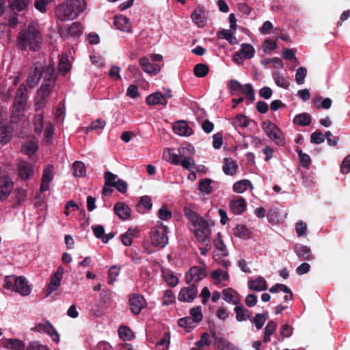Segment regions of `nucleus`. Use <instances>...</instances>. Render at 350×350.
I'll use <instances>...</instances> for the list:
<instances>
[{"mask_svg":"<svg viewBox=\"0 0 350 350\" xmlns=\"http://www.w3.org/2000/svg\"><path fill=\"white\" fill-rule=\"evenodd\" d=\"M42 42V36L38 26L31 23L18 33L16 46L21 51H25L29 46L30 50L36 51L40 48Z\"/></svg>","mask_w":350,"mask_h":350,"instance_id":"f257e3e1","label":"nucleus"},{"mask_svg":"<svg viewBox=\"0 0 350 350\" xmlns=\"http://www.w3.org/2000/svg\"><path fill=\"white\" fill-rule=\"evenodd\" d=\"M85 9L84 0H67L55 9V14L62 21L74 20Z\"/></svg>","mask_w":350,"mask_h":350,"instance_id":"f03ea898","label":"nucleus"},{"mask_svg":"<svg viewBox=\"0 0 350 350\" xmlns=\"http://www.w3.org/2000/svg\"><path fill=\"white\" fill-rule=\"evenodd\" d=\"M42 77L44 81L39 89V92L43 100L48 97L51 93V88L57 78V74L55 72V64L51 62L48 66L42 65Z\"/></svg>","mask_w":350,"mask_h":350,"instance_id":"7ed1b4c3","label":"nucleus"},{"mask_svg":"<svg viewBox=\"0 0 350 350\" xmlns=\"http://www.w3.org/2000/svg\"><path fill=\"white\" fill-rule=\"evenodd\" d=\"M3 287L19 293L22 296H27L31 293V288L28 282L23 276H7L5 279Z\"/></svg>","mask_w":350,"mask_h":350,"instance_id":"20e7f679","label":"nucleus"},{"mask_svg":"<svg viewBox=\"0 0 350 350\" xmlns=\"http://www.w3.org/2000/svg\"><path fill=\"white\" fill-rule=\"evenodd\" d=\"M27 88L25 85L21 84L18 87L14 98L13 104L12 113L11 116V122H16L20 117L23 116V111L27 100Z\"/></svg>","mask_w":350,"mask_h":350,"instance_id":"39448f33","label":"nucleus"},{"mask_svg":"<svg viewBox=\"0 0 350 350\" xmlns=\"http://www.w3.org/2000/svg\"><path fill=\"white\" fill-rule=\"evenodd\" d=\"M167 227L160 223L151 228L150 237L153 245L164 247L168 243Z\"/></svg>","mask_w":350,"mask_h":350,"instance_id":"423d86ee","label":"nucleus"},{"mask_svg":"<svg viewBox=\"0 0 350 350\" xmlns=\"http://www.w3.org/2000/svg\"><path fill=\"white\" fill-rule=\"evenodd\" d=\"M229 88L233 91V94L238 93L245 94L252 103L255 100V94L252 85L250 83H247L245 85H241L236 80H230L228 83Z\"/></svg>","mask_w":350,"mask_h":350,"instance_id":"0eeeda50","label":"nucleus"},{"mask_svg":"<svg viewBox=\"0 0 350 350\" xmlns=\"http://www.w3.org/2000/svg\"><path fill=\"white\" fill-rule=\"evenodd\" d=\"M193 225L196 228L194 233L198 241L205 242L211 232L207 221L200 216Z\"/></svg>","mask_w":350,"mask_h":350,"instance_id":"6e6552de","label":"nucleus"},{"mask_svg":"<svg viewBox=\"0 0 350 350\" xmlns=\"http://www.w3.org/2000/svg\"><path fill=\"white\" fill-rule=\"evenodd\" d=\"M262 129L269 138L275 141L278 145L284 144L282 132L275 124L270 121L264 122L262 123Z\"/></svg>","mask_w":350,"mask_h":350,"instance_id":"1a4fd4ad","label":"nucleus"},{"mask_svg":"<svg viewBox=\"0 0 350 350\" xmlns=\"http://www.w3.org/2000/svg\"><path fill=\"white\" fill-rule=\"evenodd\" d=\"M207 276V271L206 267H191L189 271L185 274L186 282L187 284H196Z\"/></svg>","mask_w":350,"mask_h":350,"instance_id":"9d476101","label":"nucleus"},{"mask_svg":"<svg viewBox=\"0 0 350 350\" xmlns=\"http://www.w3.org/2000/svg\"><path fill=\"white\" fill-rule=\"evenodd\" d=\"M210 332L215 350H239L238 347L232 344L226 338L218 336L215 329H211Z\"/></svg>","mask_w":350,"mask_h":350,"instance_id":"9b49d317","label":"nucleus"},{"mask_svg":"<svg viewBox=\"0 0 350 350\" xmlns=\"http://www.w3.org/2000/svg\"><path fill=\"white\" fill-rule=\"evenodd\" d=\"M189 286L183 287L180 289L178 299L183 302H192L198 295V289L196 284H189Z\"/></svg>","mask_w":350,"mask_h":350,"instance_id":"f8f14e48","label":"nucleus"},{"mask_svg":"<svg viewBox=\"0 0 350 350\" xmlns=\"http://www.w3.org/2000/svg\"><path fill=\"white\" fill-rule=\"evenodd\" d=\"M42 64L38 62L33 64L27 77V83L29 88H34L42 78Z\"/></svg>","mask_w":350,"mask_h":350,"instance_id":"ddd939ff","label":"nucleus"},{"mask_svg":"<svg viewBox=\"0 0 350 350\" xmlns=\"http://www.w3.org/2000/svg\"><path fill=\"white\" fill-rule=\"evenodd\" d=\"M146 305L144 297L139 294H132L129 297V306L131 312L137 315L140 313L142 308Z\"/></svg>","mask_w":350,"mask_h":350,"instance_id":"4468645a","label":"nucleus"},{"mask_svg":"<svg viewBox=\"0 0 350 350\" xmlns=\"http://www.w3.org/2000/svg\"><path fill=\"white\" fill-rule=\"evenodd\" d=\"M18 175L23 180L31 179L34 176V170L33 165L25 161H21L17 166Z\"/></svg>","mask_w":350,"mask_h":350,"instance_id":"2eb2a0df","label":"nucleus"},{"mask_svg":"<svg viewBox=\"0 0 350 350\" xmlns=\"http://www.w3.org/2000/svg\"><path fill=\"white\" fill-rule=\"evenodd\" d=\"M293 250L300 260L312 261L314 259L311 249L307 245L297 243Z\"/></svg>","mask_w":350,"mask_h":350,"instance_id":"dca6fc26","label":"nucleus"},{"mask_svg":"<svg viewBox=\"0 0 350 350\" xmlns=\"http://www.w3.org/2000/svg\"><path fill=\"white\" fill-rule=\"evenodd\" d=\"M27 191L22 187H17L12 193L10 200L13 202L12 207L17 208L27 200Z\"/></svg>","mask_w":350,"mask_h":350,"instance_id":"f3484780","label":"nucleus"},{"mask_svg":"<svg viewBox=\"0 0 350 350\" xmlns=\"http://www.w3.org/2000/svg\"><path fill=\"white\" fill-rule=\"evenodd\" d=\"M14 183L8 176L3 175L0 178V200H5L10 194Z\"/></svg>","mask_w":350,"mask_h":350,"instance_id":"a211bd4d","label":"nucleus"},{"mask_svg":"<svg viewBox=\"0 0 350 350\" xmlns=\"http://www.w3.org/2000/svg\"><path fill=\"white\" fill-rule=\"evenodd\" d=\"M64 272V269L62 267L60 266L57 269V271L53 275L51 282L46 288V293L47 295L57 290L58 286L60 285Z\"/></svg>","mask_w":350,"mask_h":350,"instance_id":"6ab92c4d","label":"nucleus"},{"mask_svg":"<svg viewBox=\"0 0 350 350\" xmlns=\"http://www.w3.org/2000/svg\"><path fill=\"white\" fill-rule=\"evenodd\" d=\"M113 211L122 220H126L131 217V211L124 202H117L114 205Z\"/></svg>","mask_w":350,"mask_h":350,"instance_id":"aec40b11","label":"nucleus"},{"mask_svg":"<svg viewBox=\"0 0 350 350\" xmlns=\"http://www.w3.org/2000/svg\"><path fill=\"white\" fill-rule=\"evenodd\" d=\"M139 65L145 72L156 75L157 74L161 68L158 64H152L146 57H143L139 59Z\"/></svg>","mask_w":350,"mask_h":350,"instance_id":"412c9836","label":"nucleus"},{"mask_svg":"<svg viewBox=\"0 0 350 350\" xmlns=\"http://www.w3.org/2000/svg\"><path fill=\"white\" fill-rule=\"evenodd\" d=\"M146 101L148 105H167V100L165 99V97L159 92L148 95L146 98Z\"/></svg>","mask_w":350,"mask_h":350,"instance_id":"4be33fe9","label":"nucleus"},{"mask_svg":"<svg viewBox=\"0 0 350 350\" xmlns=\"http://www.w3.org/2000/svg\"><path fill=\"white\" fill-rule=\"evenodd\" d=\"M237 321H244L247 319L251 320L252 312L245 308L243 305L238 304L234 308Z\"/></svg>","mask_w":350,"mask_h":350,"instance_id":"5701e85b","label":"nucleus"},{"mask_svg":"<svg viewBox=\"0 0 350 350\" xmlns=\"http://www.w3.org/2000/svg\"><path fill=\"white\" fill-rule=\"evenodd\" d=\"M246 201L240 197L237 200H234L230 202V208L234 214L240 215L246 209Z\"/></svg>","mask_w":350,"mask_h":350,"instance_id":"b1692460","label":"nucleus"},{"mask_svg":"<svg viewBox=\"0 0 350 350\" xmlns=\"http://www.w3.org/2000/svg\"><path fill=\"white\" fill-rule=\"evenodd\" d=\"M173 131L181 136H189L191 134V129L184 120L176 122L173 126Z\"/></svg>","mask_w":350,"mask_h":350,"instance_id":"393cba45","label":"nucleus"},{"mask_svg":"<svg viewBox=\"0 0 350 350\" xmlns=\"http://www.w3.org/2000/svg\"><path fill=\"white\" fill-rule=\"evenodd\" d=\"M113 25L115 27L121 31L129 32L131 31V24L129 19L123 16H115Z\"/></svg>","mask_w":350,"mask_h":350,"instance_id":"a878e982","label":"nucleus"},{"mask_svg":"<svg viewBox=\"0 0 350 350\" xmlns=\"http://www.w3.org/2000/svg\"><path fill=\"white\" fill-rule=\"evenodd\" d=\"M248 288L253 291H262L267 288L265 279L261 276L248 282Z\"/></svg>","mask_w":350,"mask_h":350,"instance_id":"bb28decb","label":"nucleus"},{"mask_svg":"<svg viewBox=\"0 0 350 350\" xmlns=\"http://www.w3.org/2000/svg\"><path fill=\"white\" fill-rule=\"evenodd\" d=\"M12 131L11 126L0 123V144L3 145L10 142Z\"/></svg>","mask_w":350,"mask_h":350,"instance_id":"cd10ccee","label":"nucleus"},{"mask_svg":"<svg viewBox=\"0 0 350 350\" xmlns=\"http://www.w3.org/2000/svg\"><path fill=\"white\" fill-rule=\"evenodd\" d=\"M223 299L227 302H232L233 304L238 305L239 299L238 293L232 288H227L223 290Z\"/></svg>","mask_w":350,"mask_h":350,"instance_id":"c85d7f7f","label":"nucleus"},{"mask_svg":"<svg viewBox=\"0 0 350 350\" xmlns=\"http://www.w3.org/2000/svg\"><path fill=\"white\" fill-rule=\"evenodd\" d=\"M238 168L235 161L231 158H225L224 160L223 171L226 175H234Z\"/></svg>","mask_w":350,"mask_h":350,"instance_id":"c756f323","label":"nucleus"},{"mask_svg":"<svg viewBox=\"0 0 350 350\" xmlns=\"http://www.w3.org/2000/svg\"><path fill=\"white\" fill-rule=\"evenodd\" d=\"M181 157L182 155L174 152V149L173 148H167L163 152L164 159L173 165H180V158Z\"/></svg>","mask_w":350,"mask_h":350,"instance_id":"7c9ffc66","label":"nucleus"},{"mask_svg":"<svg viewBox=\"0 0 350 350\" xmlns=\"http://www.w3.org/2000/svg\"><path fill=\"white\" fill-rule=\"evenodd\" d=\"M4 347L12 350H26L24 342L16 338L5 340Z\"/></svg>","mask_w":350,"mask_h":350,"instance_id":"2f4dec72","label":"nucleus"},{"mask_svg":"<svg viewBox=\"0 0 350 350\" xmlns=\"http://www.w3.org/2000/svg\"><path fill=\"white\" fill-rule=\"evenodd\" d=\"M152 204L151 198L148 196L141 197L140 200L136 205L137 211L139 213H143L146 211L150 210L152 208Z\"/></svg>","mask_w":350,"mask_h":350,"instance_id":"473e14b6","label":"nucleus"},{"mask_svg":"<svg viewBox=\"0 0 350 350\" xmlns=\"http://www.w3.org/2000/svg\"><path fill=\"white\" fill-rule=\"evenodd\" d=\"M312 117L308 113H302L296 115L293 119L295 124L300 125L302 126H308L311 124Z\"/></svg>","mask_w":350,"mask_h":350,"instance_id":"72a5a7b5","label":"nucleus"},{"mask_svg":"<svg viewBox=\"0 0 350 350\" xmlns=\"http://www.w3.org/2000/svg\"><path fill=\"white\" fill-rule=\"evenodd\" d=\"M21 149L25 154L31 156L37 152L38 146L36 142L30 140L26 142L22 146Z\"/></svg>","mask_w":350,"mask_h":350,"instance_id":"f704fd0d","label":"nucleus"},{"mask_svg":"<svg viewBox=\"0 0 350 350\" xmlns=\"http://www.w3.org/2000/svg\"><path fill=\"white\" fill-rule=\"evenodd\" d=\"M233 233L237 237L245 239L249 237L250 232L246 226L240 224L234 228Z\"/></svg>","mask_w":350,"mask_h":350,"instance_id":"c9c22d12","label":"nucleus"},{"mask_svg":"<svg viewBox=\"0 0 350 350\" xmlns=\"http://www.w3.org/2000/svg\"><path fill=\"white\" fill-rule=\"evenodd\" d=\"M43 119L44 116L42 112L36 114L33 117V122L34 131L38 134H40L42 133L43 129Z\"/></svg>","mask_w":350,"mask_h":350,"instance_id":"e433bc0d","label":"nucleus"},{"mask_svg":"<svg viewBox=\"0 0 350 350\" xmlns=\"http://www.w3.org/2000/svg\"><path fill=\"white\" fill-rule=\"evenodd\" d=\"M73 175L75 177H83L85 175V167L83 162L75 161L72 165Z\"/></svg>","mask_w":350,"mask_h":350,"instance_id":"4c0bfd02","label":"nucleus"},{"mask_svg":"<svg viewBox=\"0 0 350 350\" xmlns=\"http://www.w3.org/2000/svg\"><path fill=\"white\" fill-rule=\"evenodd\" d=\"M209 68L204 64H197L193 68L194 75L197 77L202 78L207 75Z\"/></svg>","mask_w":350,"mask_h":350,"instance_id":"58836bf2","label":"nucleus"},{"mask_svg":"<svg viewBox=\"0 0 350 350\" xmlns=\"http://www.w3.org/2000/svg\"><path fill=\"white\" fill-rule=\"evenodd\" d=\"M239 51L243 54L245 59H251L255 53L254 48L250 44H242Z\"/></svg>","mask_w":350,"mask_h":350,"instance_id":"ea45409f","label":"nucleus"},{"mask_svg":"<svg viewBox=\"0 0 350 350\" xmlns=\"http://www.w3.org/2000/svg\"><path fill=\"white\" fill-rule=\"evenodd\" d=\"M249 186H252L248 180H241L236 182L233 185V191L236 193H243Z\"/></svg>","mask_w":350,"mask_h":350,"instance_id":"a19ab883","label":"nucleus"},{"mask_svg":"<svg viewBox=\"0 0 350 350\" xmlns=\"http://www.w3.org/2000/svg\"><path fill=\"white\" fill-rule=\"evenodd\" d=\"M212 180L208 178L201 179L199 181V190L200 192L210 194L213 191V188L211 185Z\"/></svg>","mask_w":350,"mask_h":350,"instance_id":"79ce46f5","label":"nucleus"},{"mask_svg":"<svg viewBox=\"0 0 350 350\" xmlns=\"http://www.w3.org/2000/svg\"><path fill=\"white\" fill-rule=\"evenodd\" d=\"M217 237V239L214 241V245L221 252L222 256H227L228 255V252L226 246L221 239V234L218 232Z\"/></svg>","mask_w":350,"mask_h":350,"instance_id":"37998d69","label":"nucleus"},{"mask_svg":"<svg viewBox=\"0 0 350 350\" xmlns=\"http://www.w3.org/2000/svg\"><path fill=\"white\" fill-rule=\"evenodd\" d=\"M59 72L63 76H65L70 70V63L67 57H62L58 66Z\"/></svg>","mask_w":350,"mask_h":350,"instance_id":"c03bdc74","label":"nucleus"},{"mask_svg":"<svg viewBox=\"0 0 350 350\" xmlns=\"http://www.w3.org/2000/svg\"><path fill=\"white\" fill-rule=\"evenodd\" d=\"M82 26L79 22H74L68 29V33L72 36H79L82 33Z\"/></svg>","mask_w":350,"mask_h":350,"instance_id":"a18cd8bd","label":"nucleus"},{"mask_svg":"<svg viewBox=\"0 0 350 350\" xmlns=\"http://www.w3.org/2000/svg\"><path fill=\"white\" fill-rule=\"evenodd\" d=\"M53 166L52 165H47L43 170L42 180L43 182H49L51 183L53 180Z\"/></svg>","mask_w":350,"mask_h":350,"instance_id":"49530a36","label":"nucleus"},{"mask_svg":"<svg viewBox=\"0 0 350 350\" xmlns=\"http://www.w3.org/2000/svg\"><path fill=\"white\" fill-rule=\"evenodd\" d=\"M119 336L124 340H130L133 337V333L132 330L124 326H122L118 330Z\"/></svg>","mask_w":350,"mask_h":350,"instance_id":"de8ad7c7","label":"nucleus"},{"mask_svg":"<svg viewBox=\"0 0 350 350\" xmlns=\"http://www.w3.org/2000/svg\"><path fill=\"white\" fill-rule=\"evenodd\" d=\"M273 78L275 83L278 86L284 89H287L289 86V83L284 77L281 76L278 72L273 73Z\"/></svg>","mask_w":350,"mask_h":350,"instance_id":"09e8293b","label":"nucleus"},{"mask_svg":"<svg viewBox=\"0 0 350 350\" xmlns=\"http://www.w3.org/2000/svg\"><path fill=\"white\" fill-rule=\"evenodd\" d=\"M297 152L299 156L301 165L304 167L308 168L311 163L310 156L306 153H304L301 149H297Z\"/></svg>","mask_w":350,"mask_h":350,"instance_id":"8fccbe9b","label":"nucleus"},{"mask_svg":"<svg viewBox=\"0 0 350 350\" xmlns=\"http://www.w3.org/2000/svg\"><path fill=\"white\" fill-rule=\"evenodd\" d=\"M210 336L207 332H204L201 334L200 339L196 342V346L203 348L204 347H210L211 340Z\"/></svg>","mask_w":350,"mask_h":350,"instance_id":"3c124183","label":"nucleus"},{"mask_svg":"<svg viewBox=\"0 0 350 350\" xmlns=\"http://www.w3.org/2000/svg\"><path fill=\"white\" fill-rule=\"evenodd\" d=\"M105 184L106 186L113 187L117 181V175L107 171L104 174Z\"/></svg>","mask_w":350,"mask_h":350,"instance_id":"603ef678","label":"nucleus"},{"mask_svg":"<svg viewBox=\"0 0 350 350\" xmlns=\"http://www.w3.org/2000/svg\"><path fill=\"white\" fill-rule=\"evenodd\" d=\"M106 124V122L103 119H97L95 121H93L91 125L86 128V132L90 131H98L103 129Z\"/></svg>","mask_w":350,"mask_h":350,"instance_id":"864d4df0","label":"nucleus"},{"mask_svg":"<svg viewBox=\"0 0 350 350\" xmlns=\"http://www.w3.org/2000/svg\"><path fill=\"white\" fill-rule=\"evenodd\" d=\"M184 215L193 224L200 217L199 214L189 207H184Z\"/></svg>","mask_w":350,"mask_h":350,"instance_id":"5fc2aeb1","label":"nucleus"},{"mask_svg":"<svg viewBox=\"0 0 350 350\" xmlns=\"http://www.w3.org/2000/svg\"><path fill=\"white\" fill-rule=\"evenodd\" d=\"M178 324L180 327H184L187 332H189L193 327V322L191 317H187L178 320Z\"/></svg>","mask_w":350,"mask_h":350,"instance_id":"6e6d98bb","label":"nucleus"},{"mask_svg":"<svg viewBox=\"0 0 350 350\" xmlns=\"http://www.w3.org/2000/svg\"><path fill=\"white\" fill-rule=\"evenodd\" d=\"M235 126L247 127L249 124V119L244 115L239 114L233 120Z\"/></svg>","mask_w":350,"mask_h":350,"instance_id":"4d7b16f0","label":"nucleus"},{"mask_svg":"<svg viewBox=\"0 0 350 350\" xmlns=\"http://www.w3.org/2000/svg\"><path fill=\"white\" fill-rule=\"evenodd\" d=\"M307 75V69L304 67H299L295 73V81L298 85H301L304 83L305 77Z\"/></svg>","mask_w":350,"mask_h":350,"instance_id":"13d9d810","label":"nucleus"},{"mask_svg":"<svg viewBox=\"0 0 350 350\" xmlns=\"http://www.w3.org/2000/svg\"><path fill=\"white\" fill-rule=\"evenodd\" d=\"M189 313L192 317L191 319L193 323H198L202 319L203 316L200 306L191 308Z\"/></svg>","mask_w":350,"mask_h":350,"instance_id":"bf43d9fd","label":"nucleus"},{"mask_svg":"<svg viewBox=\"0 0 350 350\" xmlns=\"http://www.w3.org/2000/svg\"><path fill=\"white\" fill-rule=\"evenodd\" d=\"M262 48L264 53L269 54L277 48V44L271 39H266L262 43Z\"/></svg>","mask_w":350,"mask_h":350,"instance_id":"052dcab7","label":"nucleus"},{"mask_svg":"<svg viewBox=\"0 0 350 350\" xmlns=\"http://www.w3.org/2000/svg\"><path fill=\"white\" fill-rule=\"evenodd\" d=\"M29 0H14L11 4L12 9L18 12L24 10L29 5Z\"/></svg>","mask_w":350,"mask_h":350,"instance_id":"680f3d73","label":"nucleus"},{"mask_svg":"<svg viewBox=\"0 0 350 350\" xmlns=\"http://www.w3.org/2000/svg\"><path fill=\"white\" fill-rule=\"evenodd\" d=\"M53 0H36L34 3L35 8L41 13L46 12V6Z\"/></svg>","mask_w":350,"mask_h":350,"instance_id":"e2e57ef3","label":"nucleus"},{"mask_svg":"<svg viewBox=\"0 0 350 350\" xmlns=\"http://www.w3.org/2000/svg\"><path fill=\"white\" fill-rule=\"evenodd\" d=\"M250 321L255 324L257 329H260L266 321V317H264L260 313H257L255 317L253 319L251 318Z\"/></svg>","mask_w":350,"mask_h":350,"instance_id":"0e129e2a","label":"nucleus"},{"mask_svg":"<svg viewBox=\"0 0 350 350\" xmlns=\"http://www.w3.org/2000/svg\"><path fill=\"white\" fill-rule=\"evenodd\" d=\"M158 217L162 220H168L172 217V212L167 209L166 205H163L158 211Z\"/></svg>","mask_w":350,"mask_h":350,"instance_id":"69168bd1","label":"nucleus"},{"mask_svg":"<svg viewBox=\"0 0 350 350\" xmlns=\"http://www.w3.org/2000/svg\"><path fill=\"white\" fill-rule=\"evenodd\" d=\"M27 350H50L46 346L42 345L38 341L29 342Z\"/></svg>","mask_w":350,"mask_h":350,"instance_id":"338daca9","label":"nucleus"},{"mask_svg":"<svg viewBox=\"0 0 350 350\" xmlns=\"http://www.w3.org/2000/svg\"><path fill=\"white\" fill-rule=\"evenodd\" d=\"M340 172L344 174L350 172V154L343 159L340 165Z\"/></svg>","mask_w":350,"mask_h":350,"instance_id":"774afa93","label":"nucleus"}]
</instances>
